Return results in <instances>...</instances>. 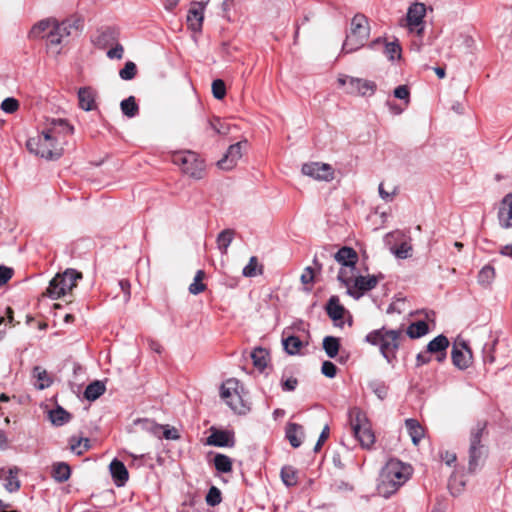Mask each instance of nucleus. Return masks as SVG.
Segmentation results:
<instances>
[{"mask_svg":"<svg viewBox=\"0 0 512 512\" xmlns=\"http://www.w3.org/2000/svg\"><path fill=\"white\" fill-rule=\"evenodd\" d=\"M52 478L58 482H66L71 476V468L66 462H56L52 465Z\"/></svg>","mask_w":512,"mask_h":512,"instance_id":"nucleus-28","label":"nucleus"},{"mask_svg":"<svg viewBox=\"0 0 512 512\" xmlns=\"http://www.w3.org/2000/svg\"><path fill=\"white\" fill-rule=\"evenodd\" d=\"M135 424L144 431L150 432L154 436L161 438V432L163 429V425L157 424L153 420L150 419H138L135 421Z\"/></svg>","mask_w":512,"mask_h":512,"instance_id":"nucleus-32","label":"nucleus"},{"mask_svg":"<svg viewBox=\"0 0 512 512\" xmlns=\"http://www.w3.org/2000/svg\"><path fill=\"white\" fill-rule=\"evenodd\" d=\"M390 250L399 259L412 256V245L408 241H402L398 246L391 247Z\"/></svg>","mask_w":512,"mask_h":512,"instance_id":"nucleus-37","label":"nucleus"},{"mask_svg":"<svg viewBox=\"0 0 512 512\" xmlns=\"http://www.w3.org/2000/svg\"><path fill=\"white\" fill-rule=\"evenodd\" d=\"M220 396L234 412L238 414L246 412V406L239 392V382L236 379H228L222 384Z\"/></svg>","mask_w":512,"mask_h":512,"instance_id":"nucleus-12","label":"nucleus"},{"mask_svg":"<svg viewBox=\"0 0 512 512\" xmlns=\"http://www.w3.org/2000/svg\"><path fill=\"white\" fill-rule=\"evenodd\" d=\"M173 161L179 165L182 171L195 179H201L204 175L205 163L198 154L186 151L174 155Z\"/></svg>","mask_w":512,"mask_h":512,"instance_id":"nucleus-11","label":"nucleus"},{"mask_svg":"<svg viewBox=\"0 0 512 512\" xmlns=\"http://www.w3.org/2000/svg\"><path fill=\"white\" fill-rule=\"evenodd\" d=\"M258 267V259L255 256H252L248 262V264L243 268L242 274L245 277H254L257 274H261L262 270L261 268L257 272Z\"/></svg>","mask_w":512,"mask_h":512,"instance_id":"nucleus-49","label":"nucleus"},{"mask_svg":"<svg viewBox=\"0 0 512 512\" xmlns=\"http://www.w3.org/2000/svg\"><path fill=\"white\" fill-rule=\"evenodd\" d=\"M79 279H82V273L72 268L66 269L63 273H57L49 282L46 295L51 299H59L70 292Z\"/></svg>","mask_w":512,"mask_h":512,"instance_id":"nucleus-9","label":"nucleus"},{"mask_svg":"<svg viewBox=\"0 0 512 512\" xmlns=\"http://www.w3.org/2000/svg\"><path fill=\"white\" fill-rule=\"evenodd\" d=\"M109 469L114 483L118 487L125 485L128 481L129 473L124 463L115 458L111 461Z\"/></svg>","mask_w":512,"mask_h":512,"instance_id":"nucleus-22","label":"nucleus"},{"mask_svg":"<svg viewBox=\"0 0 512 512\" xmlns=\"http://www.w3.org/2000/svg\"><path fill=\"white\" fill-rule=\"evenodd\" d=\"M20 473V469L17 466L9 467V468H0V481L3 482L4 488L12 493L16 492L20 488V480L18 475Z\"/></svg>","mask_w":512,"mask_h":512,"instance_id":"nucleus-17","label":"nucleus"},{"mask_svg":"<svg viewBox=\"0 0 512 512\" xmlns=\"http://www.w3.org/2000/svg\"><path fill=\"white\" fill-rule=\"evenodd\" d=\"M137 74V66L132 61H127L124 67L119 71L122 80H132Z\"/></svg>","mask_w":512,"mask_h":512,"instance_id":"nucleus-46","label":"nucleus"},{"mask_svg":"<svg viewBox=\"0 0 512 512\" xmlns=\"http://www.w3.org/2000/svg\"><path fill=\"white\" fill-rule=\"evenodd\" d=\"M348 416L355 438L363 448L370 449L375 443V435L365 412L353 407L349 410Z\"/></svg>","mask_w":512,"mask_h":512,"instance_id":"nucleus-8","label":"nucleus"},{"mask_svg":"<svg viewBox=\"0 0 512 512\" xmlns=\"http://www.w3.org/2000/svg\"><path fill=\"white\" fill-rule=\"evenodd\" d=\"M26 147L30 153L47 160H56L63 154L61 143H58L46 130L35 137L29 138Z\"/></svg>","mask_w":512,"mask_h":512,"instance_id":"nucleus-6","label":"nucleus"},{"mask_svg":"<svg viewBox=\"0 0 512 512\" xmlns=\"http://www.w3.org/2000/svg\"><path fill=\"white\" fill-rule=\"evenodd\" d=\"M206 443L215 447H233L235 444L234 435L227 430L212 429Z\"/></svg>","mask_w":512,"mask_h":512,"instance_id":"nucleus-19","label":"nucleus"},{"mask_svg":"<svg viewBox=\"0 0 512 512\" xmlns=\"http://www.w3.org/2000/svg\"><path fill=\"white\" fill-rule=\"evenodd\" d=\"M212 93L213 96L218 100H221L225 97L226 86L223 80L216 79L212 82Z\"/></svg>","mask_w":512,"mask_h":512,"instance_id":"nucleus-51","label":"nucleus"},{"mask_svg":"<svg viewBox=\"0 0 512 512\" xmlns=\"http://www.w3.org/2000/svg\"><path fill=\"white\" fill-rule=\"evenodd\" d=\"M270 354H249L253 361L254 367L259 371L263 372L268 365Z\"/></svg>","mask_w":512,"mask_h":512,"instance_id":"nucleus-47","label":"nucleus"},{"mask_svg":"<svg viewBox=\"0 0 512 512\" xmlns=\"http://www.w3.org/2000/svg\"><path fill=\"white\" fill-rule=\"evenodd\" d=\"M120 108L122 113L129 118H133L139 113V106L136 103L134 96H129L128 98L122 100L120 103Z\"/></svg>","mask_w":512,"mask_h":512,"instance_id":"nucleus-33","label":"nucleus"},{"mask_svg":"<svg viewBox=\"0 0 512 512\" xmlns=\"http://www.w3.org/2000/svg\"><path fill=\"white\" fill-rule=\"evenodd\" d=\"M282 344L285 352H298L303 347V342L294 335L283 338Z\"/></svg>","mask_w":512,"mask_h":512,"instance_id":"nucleus-38","label":"nucleus"},{"mask_svg":"<svg viewBox=\"0 0 512 512\" xmlns=\"http://www.w3.org/2000/svg\"><path fill=\"white\" fill-rule=\"evenodd\" d=\"M384 53L387 56V58L391 61L395 59H400L401 47L397 42H386L384 43Z\"/></svg>","mask_w":512,"mask_h":512,"instance_id":"nucleus-43","label":"nucleus"},{"mask_svg":"<svg viewBox=\"0 0 512 512\" xmlns=\"http://www.w3.org/2000/svg\"><path fill=\"white\" fill-rule=\"evenodd\" d=\"M56 19L47 18L35 23L28 33L29 39H46V33L53 28Z\"/></svg>","mask_w":512,"mask_h":512,"instance_id":"nucleus-23","label":"nucleus"},{"mask_svg":"<svg viewBox=\"0 0 512 512\" xmlns=\"http://www.w3.org/2000/svg\"><path fill=\"white\" fill-rule=\"evenodd\" d=\"M498 219L501 227H512V194L503 198L498 211Z\"/></svg>","mask_w":512,"mask_h":512,"instance_id":"nucleus-21","label":"nucleus"},{"mask_svg":"<svg viewBox=\"0 0 512 512\" xmlns=\"http://www.w3.org/2000/svg\"><path fill=\"white\" fill-rule=\"evenodd\" d=\"M428 331V324L421 320L410 324L405 334L402 330H387L381 328L370 332L366 336V340L378 347L381 352H389L399 349L402 342L405 341L407 337L417 339L426 335Z\"/></svg>","mask_w":512,"mask_h":512,"instance_id":"nucleus-1","label":"nucleus"},{"mask_svg":"<svg viewBox=\"0 0 512 512\" xmlns=\"http://www.w3.org/2000/svg\"><path fill=\"white\" fill-rule=\"evenodd\" d=\"M325 309L327 315L335 322V325L341 326L343 324V317L346 310L344 306L340 303L338 296H331L326 304Z\"/></svg>","mask_w":512,"mask_h":512,"instance_id":"nucleus-20","label":"nucleus"},{"mask_svg":"<svg viewBox=\"0 0 512 512\" xmlns=\"http://www.w3.org/2000/svg\"><path fill=\"white\" fill-rule=\"evenodd\" d=\"M44 130L63 147L66 137L73 134L74 128L65 119H52Z\"/></svg>","mask_w":512,"mask_h":512,"instance_id":"nucleus-15","label":"nucleus"},{"mask_svg":"<svg viewBox=\"0 0 512 512\" xmlns=\"http://www.w3.org/2000/svg\"><path fill=\"white\" fill-rule=\"evenodd\" d=\"M495 277V270L492 266H484L478 274V282L482 285H488Z\"/></svg>","mask_w":512,"mask_h":512,"instance_id":"nucleus-45","label":"nucleus"},{"mask_svg":"<svg viewBox=\"0 0 512 512\" xmlns=\"http://www.w3.org/2000/svg\"><path fill=\"white\" fill-rule=\"evenodd\" d=\"M214 466L220 473H229L232 471V460L227 455L217 453L214 457Z\"/></svg>","mask_w":512,"mask_h":512,"instance_id":"nucleus-35","label":"nucleus"},{"mask_svg":"<svg viewBox=\"0 0 512 512\" xmlns=\"http://www.w3.org/2000/svg\"><path fill=\"white\" fill-rule=\"evenodd\" d=\"M82 441H83V438H80V439L72 438L70 440V449H71V451L74 452L77 455H81L83 453Z\"/></svg>","mask_w":512,"mask_h":512,"instance_id":"nucleus-63","label":"nucleus"},{"mask_svg":"<svg viewBox=\"0 0 512 512\" xmlns=\"http://www.w3.org/2000/svg\"><path fill=\"white\" fill-rule=\"evenodd\" d=\"M405 426L414 445H418L424 437V428L416 419H406Z\"/></svg>","mask_w":512,"mask_h":512,"instance_id":"nucleus-29","label":"nucleus"},{"mask_svg":"<svg viewBox=\"0 0 512 512\" xmlns=\"http://www.w3.org/2000/svg\"><path fill=\"white\" fill-rule=\"evenodd\" d=\"M451 352H472L470 341L463 334H459L453 341Z\"/></svg>","mask_w":512,"mask_h":512,"instance_id":"nucleus-39","label":"nucleus"},{"mask_svg":"<svg viewBox=\"0 0 512 512\" xmlns=\"http://www.w3.org/2000/svg\"><path fill=\"white\" fill-rule=\"evenodd\" d=\"M221 500L220 490L215 486H212L206 495L207 504L210 506H216L221 502Z\"/></svg>","mask_w":512,"mask_h":512,"instance_id":"nucleus-54","label":"nucleus"},{"mask_svg":"<svg viewBox=\"0 0 512 512\" xmlns=\"http://www.w3.org/2000/svg\"><path fill=\"white\" fill-rule=\"evenodd\" d=\"M321 372L328 378H334L337 374V367L331 361H324L322 363Z\"/></svg>","mask_w":512,"mask_h":512,"instance_id":"nucleus-56","label":"nucleus"},{"mask_svg":"<svg viewBox=\"0 0 512 512\" xmlns=\"http://www.w3.org/2000/svg\"><path fill=\"white\" fill-rule=\"evenodd\" d=\"M394 96L400 100H404L406 104L409 103L410 91L408 86L400 85L394 89Z\"/></svg>","mask_w":512,"mask_h":512,"instance_id":"nucleus-57","label":"nucleus"},{"mask_svg":"<svg viewBox=\"0 0 512 512\" xmlns=\"http://www.w3.org/2000/svg\"><path fill=\"white\" fill-rule=\"evenodd\" d=\"M13 274L12 268L0 265V286L5 285L12 278Z\"/></svg>","mask_w":512,"mask_h":512,"instance_id":"nucleus-58","label":"nucleus"},{"mask_svg":"<svg viewBox=\"0 0 512 512\" xmlns=\"http://www.w3.org/2000/svg\"><path fill=\"white\" fill-rule=\"evenodd\" d=\"M82 20L80 18H69L61 22H55L52 29L46 33L47 49L59 55L62 51V45L66 39L82 29Z\"/></svg>","mask_w":512,"mask_h":512,"instance_id":"nucleus-4","label":"nucleus"},{"mask_svg":"<svg viewBox=\"0 0 512 512\" xmlns=\"http://www.w3.org/2000/svg\"><path fill=\"white\" fill-rule=\"evenodd\" d=\"M13 321V310L7 307L4 315H0V328L5 329Z\"/></svg>","mask_w":512,"mask_h":512,"instance_id":"nucleus-60","label":"nucleus"},{"mask_svg":"<svg viewBox=\"0 0 512 512\" xmlns=\"http://www.w3.org/2000/svg\"><path fill=\"white\" fill-rule=\"evenodd\" d=\"M340 347L339 339L333 336H326L323 339V349L325 352H338Z\"/></svg>","mask_w":512,"mask_h":512,"instance_id":"nucleus-53","label":"nucleus"},{"mask_svg":"<svg viewBox=\"0 0 512 512\" xmlns=\"http://www.w3.org/2000/svg\"><path fill=\"white\" fill-rule=\"evenodd\" d=\"M449 344L448 338L441 334L428 343L425 352H445Z\"/></svg>","mask_w":512,"mask_h":512,"instance_id":"nucleus-34","label":"nucleus"},{"mask_svg":"<svg viewBox=\"0 0 512 512\" xmlns=\"http://www.w3.org/2000/svg\"><path fill=\"white\" fill-rule=\"evenodd\" d=\"M371 391L381 400L387 396V386L380 381H371L368 384Z\"/></svg>","mask_w":512,"mask_h":512,"instance_id":"nucleus-50","label":"nucleus"},{"mask_svg":"<svg viewBox=\"0 0 512 512\" xmlns=\"http://www.w3.org/2000/svg\"><path fill=\"white\" fill-rule=\"evenodd\" d=\"M487 423L478 421L470 430L468 449V471L474 473L483 464L487 448L482 443L483 437L487 435Z\"/></svg>","mask_w":512,"mask_h":512,"instance_id":"nucleus-5","label":"nucleus"},{"mask_svg":"<svg viewBox=\"0 0 512 512\" xmlns=\"http://www.w3.org/2000/svg\"><path fill=\"white\" fill-rule=\"evenodd\" d=\"M281 479L287 487L296 485V472L291 466H285L281 469Z\"/></svg>","mask_w":512,"mask_h":512,"instance_id":"nucleus-44","label":"nucleus"},{"mask_svg":"<svg viewBox=\"0 0 512 512\" xmlns=\"http://www.w3.org/2000/svg\"><path fill=\"white\" fill-rule=\"evenodd\" d=\"M334 261L339 263L342 267H349L351 271H354L358 261V254L353 248L348 246L340 248L336 253L324 247L314 256L313 264L318 271L324 270L327 266L329 272H332Z\"/></svg>","mask_w":512,"mask_h":512,"instance_id":"nucleus-3","label":"nucleus"},{"mask_svg":"<svg viewBox=\"0 0 512 512\" xmlns=\"http://www.w3.org/2000/svg\"><path fill=\"white\" fill-rule=\"evenodd\" d=\"M19 107L20 103L14 97L5 98L0 105L1 110L7 114L15 113L19 109Z\"/></svg>","mask_w":512,"mask_h":512,"instance_id":"nucleus-48","label":"nucleus"},{"mask_svg":"<svg viewBox=\"0 0 512 512\" xmlns=\"http://www.w3.org/2000/svg\"><path fill=\"white\" fill-rule=\"evenodd\" d=\"M412 468L397 459H390L382 468L377 492L384 498L394 494L411 476Z\"/></svg>","mask_w":512,"mask_h":512,"instance_id":"nucleus-2","label":"nucleus"},{"mask_svg":"<svg viewBox=\"0 0 512 512\" xmlns=\"http://www.w3.org/2000/svg\"><path fill=\"white\" fill-rule=\"evenodd\" d=\"M105 390V385L101 381H94L86 387L84 397L89 401H95L104 394Z\"/></svg>","mask_w":512,"mask_h":512,"instance_id":"nucleus-31","label":"nucleus"},{"mask_svg":"<svg viewBox=\"0 0 512 512\" xmlns=\"http://www.w3.org/2000/svg\"><path fill=\"white\" fill-rule=\"evenodd\" d=\"M337 84L339 87L344 88L346 94L361 97L372 96L377 88L376 83L373 81L345 74L338 76Z\"/></svg>","mask_w":512,"mask_h":512,"instance_id":"nucleus-10","label":"nucleus"},{"mask_svg":"<svg viewBox=\"0 0 512 512\" xmlns=\"http://www.w3.org/2000/svg\"><path fill=\"white\" fill-rule=\"evenodd\" d=\"M34 376L40 381V384L38 385L39 389H44L50 386L51 380L45 370L41 369L40 367H35Z\"/></svg>","mask_w":512,"mask_h":512,"instance_id":"nucleus-52","label":"nucleus"},{"mask_svg":"<svg viewBox=\"0 0 512 512\" xmlns=\"http://www.w3.org/2000/svg\"><path fill=\"white\" fill-rule=\"evenodd\" d=\"M302 173L315 180L330 181L334 178V171L329 164L311 162L302 166Z\"/></svg>","mask_w":512,"mask_h":512,"instance_id":"nucleus-13","label":"nucleus"},{"mask_svg":"<svg viewBox=\"0 0 512 512\" xmlns=\"http://www.w3.org/2000/svg\"><path fill=\"white\" fill-rule=\"evenodd\" d=\"M162 436L165 439H168V440H176V439L179 438V434H178L177 429L169 428L168 426H163V429H162V432H161V437Z\"/></svg>","mask_w":512,"mask_h":512,"instance_id":"nucleus-61","label":"nucleus"},{"mask_svg":"<svg viewBox=\"0 0 512 512\" xmlns=\"http://www.w3.org/2000/svg\"><path fill=\"white\" fill-rule=\"evenodd\" d=\"M205 276L204 271L198 270L194 277L193 282L189 286V292L193 295H198L206 289L205 284L202 283V280Z\"/></svg>","mask_w":512,"mask_h":512,"instance_id":"nucleus-42","label":"nucleus"},{"mask_svg":"<svg viewBox=\"0 0 512 512\" xmlns=\"http://www.w3.org/2000/svg\"><path fill=\"white\" fill-rule=\"evenodd\" d=\"M119 40V30L114 27H107L99 32L95 43L100 48L113 46Z\"/></svg>","mask_w":512,"mask_h":512,"instance_id":"nucleus-25","label":"nucleus"},{"mask_svg":"<svg viewBox=\"0 0 512 512\" xmlns=\"http://www.w3.org/2000/svg\"><path fill=\"white\" fill-rule=\"evenodd\" d=\"M49 419L53 425L63 426L70 421L71 415L64 408L58 406L49 411Z\"/></svg>","mask_w":512,"mask_h":512,"instance_id":"nucleus-30","label":"nucleus"},{"mask_svg":"<svg viewBox=\"0 0 512 512\" xmlns=\"http://www.w3.org/2000/svg\"><path fill=\"white\" fill-rule=\"evenodd\" d=\"M123 54H124V48L118 41L106 53V55L109 59H117V60L122 59Z\"/></svg>","mask_w":512,"mask_h":512,"instance_id":"nucleus-55","label":"nucleus"},{"mask_svg":"<svg viewBox=\"0 0 512 512\" xmlns=\"http://www.w3.org/2000/svg\"><path fill=\"white\" fill-rule=\"evenodd\" d=\"M118 286L123 292V301L127 303L130 300L131 297V285L130 282L127 279H121L118 281Z\"/></svg>","mask_w":512,"mask_h":512,"instance_id":"nucleus-59","label":"nucleus"},{"mask_svg":"<svg viewBox=\"0 0 512 512\" xmlns=\"http://www.w3.org/2000/svg\"><path fill=\"white\" fill-rule=\"evenodd\" d=\"M210 127L218 134H226L227 129L221 123L219 118H215L209 122Z\"/></svg>","mask_w":512,"mask_h":512,"instance_id":"nucleus-62","label":"nucleus"},{"mask_svg":"<svg viewBox=\"0 0 512 512\" xmlns=\"http://www.w3.org/2000/svg\"><path fill=\"white\" fill-rule=\"evenodd\" d=\"M79 106L85 111H91L96 108L95 93L89 87H82L78 91Z\"/></svg>","mask_w":512,"mask_h":512,"instance_id":"nucleus-27","label":"nucleus"},{"mask_svg":"<svg viewBox=\"0 0 512 512\" xmlns=\"http://www.w3.org/2000/svg\"><path fill=\"white\" fill-rule=\"evenodd\" d=\"M426 13V7L423 3L412 4L407 12V25L411 31H416L418 35L423 32V18Z\"/></svg>","mask_w":512,"mask_h":512,"instance_id":"nucleus-16","label":"nucleus"},{"mask_svg":"<svg viewBox=\"0 0 512 512\" xmlns=\"http://www.w3.org/2000/svg\"><path fill=\"white\" fill-rule=\"evenodd\" d=\"M453 364L460 370L468 368L473 362V354H451Z\"/></svg>","mask_w":512,"mask_h":512,"instance_id":"nucleus-40","label":"nucleus"},{"mask_svg":"<svg viewBox=\"0 0 512 512\" xmlns=\"http://www.w3.org/2000/svg\"><path fill=\"white\" fill-rule=\"evenodd\" d=\"M247 142H238L229 146L224 157L218 161V166L223 170L232 169L242 157V146Z\"/></svg>","mask_w":512,"mask_h":512,"instance_id":"nucleus-18","label":"nucleus"},{"mask_svg":"<svg viewBox=\"0 0 512 512\" xmlns=\"http://www.w3.org/2000/svg\"><path fill=\"white\" fill-rule=\"evenodd\" d=\"M370 35V27L367 18L362 14H356L351 21L350 32L342 45L343 53H352L363 47Z\"/></svg>","mask_w":512,"mask_h":512,"instance_id":"nucleus-7","label":"nucleus"},{"mask_svg":"<svg viewBox=\"0 0 512 512\" xmlns=\"http://www.w3.org/2000/svg\"><path fill=\"white\" fill-rule=\"evenodd\" d=\"M198 8L191 7L187 14V23L189 28L194 32H199L203 23V7L200 3L197 4Z\"/></svg>","mask_w":512,"mask_h":512,"instance_id":"nucleus-26","label":"nucleus"},{"mask_svg":"<svg viewBox=\"0 0 512 512\" xmlns=\"http://www.w3.org/2000/svg\"><path fill=\"white\" fill-rule=\"evenodd\" d=\"M353 272L349 267H341L337 275L338 281L347 288V291L352 287L355 278Z\"/></svg>","mask_w":512,"mask_h":512,"instance_id":"nucleus-41","label":"nucleus"},{"mask_svg":"<svg viewBox=\"0 0 512 512\" xmlns=\"http://www.w3.org/2000/svg\"><path fill=\"white\" fill-rule=\"evenodd\" d=\"M379 278L375 275L357 276L354 278L352 287H349L347 294L359 299L365 292L372 290L378 284Z\"/></svg>","mask_w":512,"mask_h":512,"instance_id":"nucleus-14","label":"nucleus"},{"mask_svg":"<svg viewBox=\"0 0 512 512\" xmlns=\"http://www.w3.org/2000/svg\"><path fill=\"white\" fill-rule=\"evenodd\" d=\"M233 238H234V231L232 229H225V230L221 231L217 237L218 248L223 253H226Z\"/></svg>","mask_w":512,"mask_h":512,"instance_id":"nucleus-36","label":"nucleus"},{"mask_svg":"<svg viewBox=\"0 0 512 512\" xmlns=\"http://www.w3.org/2000/svg\"><path fill=\"white\" fill-rule=\"evenodd\" d=\"M298 381L294 377H290L282 382V389L284 391H294L297 387Z\"/></svg>","mask_w":512,"mask_h":512,"instance_id":"nucleus-64","label":"nucleus"},{"mask_svg":"<svg viewBox=\"0 0 512 512\" xmlns=\"http://www.w3.org/2000/svg\"><path fill=\"white\" fill-rule=\"evenodd\" d=\"M285 437L293 448H298L303 442L304 429L300 424L289 422L286 425Z\"/></svg>","mask_w":512,"mask_h":512,"instance_id":"nucleus-24","label":"nucleus"}]
</instances>
